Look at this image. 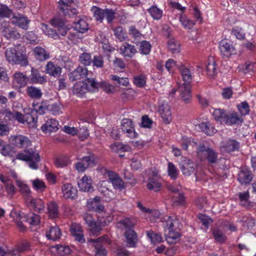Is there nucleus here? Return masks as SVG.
Wrapping results in <instances>:
<instances>
[{
  "label": "nucleus",
  "mask_w": 256,
  "mask_h": 256,
  "mask_svg": "<svg viewBox=\"0 0 256 256\" xmlns=\"http://www.w3.org/2000/svg\"><path fill=\"white\" fill-rule=\"evenodd\" d=\"M108 179L112 184L114 188L120 190L124 188V182L118 174L112 171L107 172Z\"/></svg>",
  "instance_id": "a211bd4d"
},
{
  "label": "nucleus",
  "mask_w": 256,
  "mask_h": 256,
  "mask_svg": "<svg viewBox=\"0 0 256 256\" xmlns=\"http://www.w3.org/2000/svg\"><path fill=\"white\" fill-rule=\"evenodd\" d=\"M168 46L169 50L172 54H178L180 52V44L174 38L170 39L168 41Z\"/></svg>",
  "instance_id": "58836bf2"
},
{
  "label": "nucleus",
  "mask_w": 256,
  "mask_h": 256,
  "mask_svg": "<svg viewBox=\"0 0 256 256\" xmlns=\"http://www.w3.org/2000/svg\"><path fill=\"white\" fill-rule=\"evenodd\" d=\"M48 210L49 216L54 218L58 216V206L55 202H52L48 206Z\"/></svg>",
  "instance_id": "79ce46f5"
},
{
  "label": "nucleus",
  "mask_w": 256,
  "mask_h": 256,
  "mask_svg": "<svg viewBox=\"0 0 256 256\" xmlns=\"http://www.w3.org/2000/svg\"><path fill=\"white\" fill-rule=\"evenodd\" d=\"M180 20L186 28L190 29L194 24L192 20L188 19L185 16H180Z\"/></svg>",
  "instance_id": "680f3d73"
},
{
  "label": "nucleus",
  "mask_w": 256,
  "mask_h": 256,
  "mask_svg": "<svg viewBox=\"0 0 256 256\" xmlns=\"http://www.w3.org/2000/svg\"><path fill=\"white\" fill-rule=\"evenodd\" d=\"M128 34L133 38V42L134 43L138 42L142 36L140 32L134 26L130 27Z\"/></svg>",
  "instance_id": "a19ab883"
},
{
  "label": "nucleus",
  "mask_w": 256,
  "mask_h": 256,
  "mask_svg": "<svg viewBox=\"0 0 256 256\" xmlns=\"http://www.w3.org/2000/svg\"><path fill=\"white\" fill-rule=\"evenodd\" d=\"M252 178V175L251 172L246 168H242L238 174V180L242 184H249Z\"/></svg>",
  "instance_id": "b1692460"
},
{
  "label": "nucleus",
  "mask_w": 256,
  "mask_h": 256,
  "mask_svg": "<svg viewBox=\"0 0 256 256\" xmlns=\"http://www.w3.org/2000/svg\"><path fill=\"white\" fill-rule=\"evenodd\" d=\"M151 48L150 44L147 42L143 41L141 42L140 50L143 54H148L150 53Z\"/></svg>",
  "instance_id": "774afa93"
},
{
  "label": "nucleus",
  "mask_w": 256,
  "mask_h": 256,
  "mask_svg": "<svg viewBox=\"0 0 256 256\" xmlns=\"http://www.w3.org/2000/svg\"><path fill=\"white\" fill-rule=\"evenodd\" d=\"M92 62L94 66L102 68L104 66V57L101 55L95 56L92 60Z\"/></svg>",
  "instance_id": "052dcab7"
},
{
  "label": "nucleus",
  "mask_w": 256,
  "mask_h": 256,
  "mask_svg": "<svg viewBox=\"0 0 256 256\" xmlns=\"http://www.w3.org/2000/svg\"><path fill=\"white\" fill-rule=\"evenodd\" d=\"M46 72L50 76L59 77L62 72V68L58 64H54L53 62H48L45 66Z\"/></svg>",
  "instance_id": "ddd939ff"
},
{
  "label": "nucleus",
  "mask_w": 256,
  "mask_h": 256,
  "mask_svg": "<svg viewBox=\"0 0 256 256\" xmlns=\"http://www.w3.org/2000/svg\"><path fill=\"white\" fill-rule=\"evenodd\" d=\"M80 160L86 168L89 166H94L96 164V158L94 154L84 156Z\"/></svg>",
  "instance_id": "37998d69"
},
{
  "label": "nucleus",
  "mask_w": 256,
  "mask_h": 256,
  "mask_svg": "<svg viewBox=\"0 0 256 256\" xmlns=\"http://www.w3.org/2000/svg\"><path fill=\"white\" fill-rule=\"evenodd\" d=\"M16 158L26 162L30 168L34 170L38 168V164L40 160L38 153L32 148L26 149L24 152L18 153Z\"/></svg>",
  "instance_id": "f257e3e1"
},
{
  "label": "nucleus",
  "mask_w": 256,
  "mask_h": 256,
  "mask_svg": "<svg viewBox=\"0 0 256 256\" xmlns=\"http://www.w3.org/2000/svg\"><path fill=\"white\" fill-rule=\"evenodd\" d=\"M80 190L84 192H90L92 188V180L85 176L78 183Z\"/></svg>",
  "instance_id": "2f4dec72"
},
{
  "label": "nucleus",
  "mask_w": 256,
  "mask_h": 256,
  "mask_svg": "<svg viewBox=\"0 0 256 256\" xmlns=\"http://www.w3.org/2000/svg\"><path fill=\"white\" fill-rule=\"evenodd\" d=\"M218 154L214 149L204 144L198 146L197 156L202 161L206 160L210 164H216L218 160Z\"/></svg>",
  "instance_id": "f03ea898"
},
{
  "label": "nucleus",
  "mask_w": 256,
  "mask_h": 256,
  "mask_svg": "<svg viewBox=\"0 0 256 256\" xmlns=\"http://www.w3.org/2000/svg\"><path fill=\"white\" fill-rule=\"evenodd\" d=\"M180 230H165V236L167 242L170 244H176L180 236Z\"/></svg>",
  "instance_id": "bb28decb"
},
{
  "label": "nucleus",
  "mask_w": 256,
  "mask_h": 256,
  "mask_svg": "<svg viewBox=\"0 0 256 256\" xmlns=\"http://www.w3.org/2000/svg\"><path fill=\"white\" fill-rule=\"evenodd\" d=\"M224 150L227 152H230L238 150L239 143L234 140H230L222 146Z\"/></svg>",
  "instance_id": "ea45409f"
},
{
  "label": "nucleus",
  "mask_w": 256,
  "mask_h": 256,
  "mask_svg": "<svg viewBox=\"0 0 256 256\" xmlns=\"http://www.w3.org/2000/svg\"><path fill=\"white\" fill-rule=\"evenodd\" d=\"M66 22L59 18H54L51 20L52 24L57 28L58 35L65 36L70 28L66 24Z\"/></svg>",
  "instance_id": "423d86ee"
},
{
  "label": "nucleus",
  "mask_w": 256,
  "mask_h": 256,
  "mask_svg": "<svg viewBox=\"0 0 256 256\" xmlns=\"http://www.w3.org/2000/svg\"><path fill=\"white\" fill-rule=\"evenodd\" d=\"M58 122L55 119L50 118L42 126L41 129L46 133L56 132L58 130Z\"/></svg>",
  "instance_id": "412c9836"
},
{
  "label": "nucleus",
  "mask_w": 256,
  "mask_h": 256,
  "mask_svg": "<svg viewBox=\"0 0 256 256\" xmlns=\"http://www.w3.org/2000/svg\"><path fill=\"white\" fill-rule=\"evenodd\" d=\"M180 168L184 175L188 176L194 172L196 165L190 159L182 158L180 162Z\"/></svg>",
  "instance_id": "0eeeda50"
},
{
  "label": "nucleus",
  "mask_w": 256,
  "mask_h": 256,
  "mask_svg": "<svg viewBox=\"0 0 256 256\" xmlns=\"http://www.w3.org/2000/svg\"><path fill=\"white\" fill-rule=\"evenodd\" d=\"M62 191L64 198L66 199H74L78 196V190L70 184H64L62 186Z\"/></svg>",
  "instance_id": "9d476101"
},
{
  "label": "nucleus",
  "mask_w": 256,
  "mask_h": 256,
  "mask_svg": "<svg viewBox=\"0 0 256 256\" xmlns=\"http://www.w3.org/2000/svg\"><path fill=\"white\" fill-rule=\"evenodd\" d=\"M32 52L36 59L39 62H44L50 58V52L41 46H36L32 49Z\"/></svg>",
  "instance_id": "f8f14e48"
},
{
  "label": "nucleus",
  "mask_w": 256,
  "mask_h": 256,
  "mask_svg": "<svg viewBox=\"0 0 256 256\" xmlns=\"http://www.w3.org/2000/svg\"><path fill=\"white\" fill-rule=\"evenodd\" d=\"M146 234L149 239L154 244L160 243L162 242V238L159 234H156L152 230L146 232Z\"/></svg>",
  "instance_id": "3c124183"
},
{
  "label": "nucleus",
  "mask_w": 256,
  "mask_h": 256,
  "mask_svg": "<svg viewBox=\"0 0 256 256\" xmlns=\"http://www.w3.org/2000/svg\"><path fill=\"white\" fill-rule=\"evenodd\" d=\"M26 94L28 96L33 100H40L42 96L41 90L34 86H28L26 89Z\"/></svg>",
  "instance_id": "a878e982"
},
{
  "label": "nucleus",
  "mask_w": 256,
  "mask_h": 256,
  "mask_svg": "<svg viewBox=\"0 0 256 256\" xmlns=\"http://www.w3.org/2000/svg\"><path fill=\"white\" fill-rule=\"evenodd\" d=\"M133 82L138 87H143L146 84V76L143 74L134 76V77Z\"/></svg>",
  "instance_id": "5fc2aeb1"
},
{
  "label": "nucleus",
  "mask_w": 256,
  "mask_h": 256,
  "mask_svg": "<svg viewBox=\"0 0 256 256\" xmlns=\"http://www.w3.org/2000/svg\"><path fill=\"white\" fill-rule=\"evenodd\" d=\"M16 182L17 186L20 188V192L24 196H28L30 193V190L28 185L18 180H16Z\"/></svg>",
  "instance_id": "de8ad7c7"
},
{
  "label": "nucleus",
  "mask_w": 256,
  "mask_h": 256,
  "mask_svg": "<svg viewBox=\"0 0 256 256\" xmlns=\"http://www.w3.org/2000/svg\"><path fill=\"white\" fill-rule=\"evenodd\" d=\"M206 72L209 77L212 78L216 74V62L213 58L208 59V63L206 65Z\"/></svg>",
  "instance_id": "4c0bfd02"
},
{
  "label": "nucleus",
  "mask_w": 256,
  "mask_h": 256,
  "mask_svg": "<svg viewBox=\"0 0 256 256\" xmlns=\"http://www.w3.org/2000/svg\"><path fill=\"white\" fill-rule=\"evenodd\" d=\"M24 123L26 122L30 126L36 127L37 116L35 111L31 110L24 114Z\"/></svg>",
  "instance_id": "473e14b6"
},
{
  "label": "nucleus",
  "mask_w": 256,
  "mask_h": 256,
  "mask_svg": "<svg viewBox=\"0 0 256 256\" xmlns=\"http://www.w3.org/2000/svg\"><path fill=\"white\" fill-rule=\"evenodd\" d=\"M240 221L243 225L246 226L248 228H252L255 225V220L251 216H244L242 218Z\"/></svg>",
  "instance_id": "13d9d810"
},
{
  "label": "nucleus",
  "mask_w": 256,
  "mask_h": 256,
  "mask_svg": "<svg viewBox=\"0 0 256 256\" xmlns=\"http://www.w3.org/2000/svg\"><path fill=\"white\" fill-rule=\"evenodd\" d=\"M168 175L172 179L175 180L178 177V170L176 169L175 166L172 162H168Z\"/></svg>",
  "instance_id": "e2e57ef3"
},
{
  "label": "nucleus",
  "mask_w": 256,
  "mask_h": 256,
  "mask_svg": "<svg viewBox=\"0 0 256 256\" xmlns=\"http://www.w3.org/2000/svg\"><path fill=\"white\" fill-rule=\"evenodd\" d=\"M22 218L26 220V222L33 226L38 225L40 222V216L33 213L24 215Z\"/></svg>",
  "instance_id": "c9c22d12"
},
{
  "label": "nucleus",
  "mask_w": 256,
  "mask_h": 256,
  "mask_svg": "<svg viewBox=\"0 0 256 256\" xmlns=\"http://www.w3.org/2000/svg\"><path fill=\"white\" fill-rule=\"evenodd\" d=\"M162 184L160 178L157 175V173L153 172L152 176L148 179V182L147 184V188L149 190L157 192L160 190Z\"/></svg>",
  "instance_id": "2eb2a0df"
},
{
  "label": "nucleus",
  "mask_w": 256,
  "mask_h": 256,
  "mask_svg": "<svg viewBox=\"0 0 256 256\" xmlns=\"http://www.w3.org/2000/svg\"><path fill=\"white\" fill-rule=\"evenodd\" d=\"M74 28L78 32L84 33L88 30V24L85 20H80L76 23Z\"/></svg>",
  "instance_id": "09e8293b"
},
{
  "label": "nucleus",
  "mask_w": 256,
  "mask_h": 256,
  "mask_svg": "<svg viewBox=\"0 0 256 256\" xmlns=\"http://www.w3.org/2000/svg\"><path fill=\"white\" fill-rule=\"evenodd\" d=\"M95 19L100 22L104 17V10H102L97 6H94L92 8Z\"/></svg>",
  "instance_id": "864d4df0"
},
{
  "label": "nucleus",
  "mask_w": 256,
  "mask_h": 256,
  "mask_svg": "<svg viewBox=\"0 0 256 256\" xmlns=\"http://www.w3.org/2000/svg\"><path fill=\"white\" fill-rule=\"evenodd\" d=\"M12 13V11L6 5L0 4V18H8Z\"/></svg>",
  "instance_id": "bf43d9fd"
},
{
  "label": "nucleus",
  "mask_w": 256,
  "mask_h": 256,
  "mask_svg": "<svg viewBox=\"0 0 256 256\" xmlns=\"http://www.w3.org/2000/svg\"><path fill=\"white\" fill-rule=\"evenodd\" d=\"M79 60L80 63L85 66L90 65L92 62L90 54L86 52L82 53L80 56Z\"/></svg>",
  "instance_id": "0e129e2a"
},
{
  "label": "nucleus",
  "mask_w": 256,
  "mask_h": 256,
  "mask_svg": "<svg viewBox=\"0 0 256 256\" xmlns=\"http://www.w3.org/2000/svg\"><path fill=\"white\" fill-rule=\"evenodd\" d=\"M4 36L7 38H17V35L18 36V37H20V35L18 33H17L16 30H14L8 28V24L4 25Z\"/></svg>",
  "instance_id": "6e6d98bb"
},
{
  "label": "nucleus",
  "mask_w": 256,
  "mask_h": 256,
  "mask_svg": "<svg viewBox=\"0 0 256 256\" xmlns=\"http://www.w3.org/2000/svg\"><path fill=\"white\" fill-rule=\"evenodd\" d=\"M148 10L150 16L154 20H160L163 14L162 10L158 8L156 6H152Z\"/></svg>",
  "instance_id": "e433bc0d"
},
{
  "label": "nucleus",
  "mask_w": 256,
  "mask_h": 256,
  "mask_svg": "<svg viewBox=\"0 0 256 256\" xmlns=\"http://www.w3.org/2000/svg\"><path fill=\"white\" fill-rule=\"evenodd\" d=\"M14 18L15 20L14 23L16 26L24 30L28 29L30 21L27 17L18 14L17 16H14Z\"/></svg>",
  "instance_id": "c85d7f7f"
},
{
  "label": "nucleus",
  "mask_w": 256,
  "mask_h": 256,
  "mask_svg": "<svg viewBox=\"0 0 256 256\" xmlns=\"http://www.w3.org/2000/svg\"><path fill=\"white\" fill-rule=\"evenodd\" d=\"M5 56L7 61L12 64L26 66L28 64V56L25 54L18 52L14 48H8L5 52Z\"/></svg>",
  "instance_id": "7ed1b4c3"
},
{
  "label": "nucleus",
  "mask_w": 256,
  "mask_h": 256,
  "mask_svg": "<svg viewBox=\"0 0 256 256\" xmlns=\"http://www.w3.org/2000/svg\"><path fill=\"white\" fill-rule=\"evenodd\" d=\"M198 126L202 132L208 135H212L216 132V128L210 122H202L199 124Z\"/></svg>",
  "instance_id": "72a5a7b5"
},
{
  "label": "nucleus",
  "mask_w": 256,
  "mask_h": 256,
  "mask_svg": "<svg viewBox=\"0 0 256 256\" xmlns=\"http://www.w3.org/2000/svg\"><path fill=\"white\" fill-rule=\"evenodd\" d=\"M226 124L232 125L236 124L242 123L243 119L236 112L228 114Z\"/></svg>",
  "instance_id": "f704fd0d"
},
{
  "label": "nucleus",
  "mask_w": 256,
  "mask_h": 256,
  "mask_svg": "<svg viewBox=\"0 0 256 256\" xmlns=\"http://www.w3.org/2000/svg\"><path fill=\"white\" fill-rule=\"evenodd\" d=\"M30 82L32 84H43L46 82V76L44 75H41L38 70L32 68L30 74Z\"/></svg>",
  "instance_id": "4be33fe9"
},
{
  "label": "nucleus",
  "mask_w": 256,
  "mask_h": 256,
  "mask_svg": "<svg viewBox=\"0 0 256 256\" xmlns=\"http://www.w3.org/2000/svg\"><path fill=\"white\" fill-rule=\"evenodd\" d=\"M74 4L73 0H60L58 2V8L64 16L70 17L77 14L76 10L72 8Z\"/></svg>",
  "instance_id": "39448f33"
},
{
  "label": "nucleus",
  "mask_w": 256,
  "mask_h": 256,
  "mask_svg": "<svg viewBox=\"0 0 256 256\" xmlns=\"http://www.w3.org/2000/svg\"><path fill=\"white\" fill-rule=\"evenodd\" d=\"M88 242L92 244L95 248L96 255L99 256H104L106 254L107 252L104 245L110 244V240L106 235L96 239H89Z\"/></svg>",
  "instance_id": "20e7f679"
},
{
  "label": "nucleus",
  "mask_w": 256,
  "mask_h": 256,
  "mask_svg": "<svg viewBox=\"0 0 256 256\" xmlns=\"http://www.w3.org/2000/svg\"><path fill=\"white\" fill-rule=\"evenodd\" d=\"M30 203L34 207L36 210H38V212H40L43 210L44 208V202L40 199H32Z\"/></svg>",
  "instance_id": "4d7b16f0"
},
{
  "label": "nucleus",
  "mask_w": 256,
  "mask_h": 256,
  "mask_svg": "<svg viewBox=\"0 0 256 256\" xmlns=\"http://www.w3.org/2000/svg\"><path fill=\"white\" fill-rule=\"evenodd\" d=\"M122 129L124 132L127 133L128 136L130 138H134L137 136L132 122L129 119H124L122 120Z\"/></svg>",
  "instance_id": "4468645a"
},
{
  "label": "nucleus",
  "mask_w": 256,
  "mask_h": 256,
  "mask_svg": "<svg viewBox=\"0 0 256 256\" xmlns=\"http://www.w3.org/2000/svg\"><path fill=\"white\" fill-rule=\"evenodd\" d=\"M180 96L186 103H188L191 100V87L190 84L184 83L180 87Z\"/></svg>",
  "instance_id": "5701e85b"
},
{
  "label": "nucleus",
  "mask_w": 256,
  "mask_h": 256,
  "mask_svg": "<svg viewBox=\"0 0 256 256\" xmlns=\"http://www.w3.org/2000/svg\"><path fill=\"white\" fill-rule=\"evenodd\" d=\"M182 226L179 220L176 216H168L166 220V230H180Z\"/></svg>",
  "instance_id": "aec40b11"
},
{
  "label": "nucleus",
  "mask_w": 256,
  "mask_h": 256,
  "mask_svg": "<svg viewBox=\"0 0 256 256\" xmlns=\"http://www.w3.org/2000/svg\"><path fill=\"white\" fill-rule=\"evenodd\" d=\"M238 108L242 116H246L250 112V106L247 102H242L238 106Z\"/></svg>",
  "instance_id": "69168bd1"
},
{
  "label": "nucleus",
  "mask_w": 256,
  "mask_h": 256,
  "mask_svg": "<svg viewBox=\"0 0 256 256\" xmlns=\"http://www.w3.org/2000/svg\"><path fill=\"white\" fill-rule=\"evenodd\" d=\"M61 234L60 229L56 226H51L46 234L48 238L53 240H58L60 238Z\"/></svg>",
  "instance_id": "7c9ffc66"
},
{
  "label": "nucleus",
  "mask_w": 256,
  "mask_h": 256,
  "mask_svg": "<svg viewBox=\"0 0 256 256\" xmlns=\"http://www.w3.org/2000/svg\"><path fill=\"white\" fill-rule=\"evenodd\" d=\"M212 234L214 239L218 242L222 243L226 240V236L223 232L218 228H215L213 230Z\"/></svg>",
  "instance_id": "603ef678"
},
{
  "label": "nucleus",
  "mask_w": 256,
  "mask_h": 256,
  "mask_svg": "<svg viewBox=\"0 0 256 256\" xmlns=\"http://www.w3.org/2000/svg\"><path fill=\"white\" fill-rule=\"evenodd\" d=\"M178 69L184 83L190 84L192 80V76L189 69L186 68L182 63L180 62V65H178Z\"/></svg>",
  "instance_id": "cd10ccee"
},
{
  "label": "nucleus",
  "mask_w": 256,
  "mask_h": 256,
  "mask_svg": "<svg viewBox=\"0 0 256 256\" xmlns=\"http://www.w3.org/2000/svg\"><path fill=\"white\" fill-rule=\"evenodd\" d=\"M158 111L164 122L168 124L172 120L170 108L167 103H162L159 106Z\"/></svg>",
  "instance_id": "1a4fd4ad"
},
{
  "label": "nucleus",
  "mask_w": 256,
  "mask_h": 256,
  "mask_svg": "<svg viewBox=\"0 0 256 256\" xmlns=\"http://www.w3.org/2000/svg\"><path fill=\"white\" fill-rule=\"evenodd\" d=\"M116 36L120 41L124 40L126 38V34L121 26H118L114 30Z\"/></svg>",
  "instance_id": "338daca9"
},
{
  "label": "nucleus",
  "mask_w": 256,
  "mask_h": 256,
  "mask_svg": "<svg viewBox=\"0 0 256 256\" xmlns=\"http://www.w3.org/2000/svg\"><path fill=\"white\" fill-rule=\"evenodd\" d=\"M10 140L14 146L19 148H27L31 145L30 140L27 137L22 135L12 136Z\"/></svg>",
  "instance_id": "9b49d317"
},
{
  "label": "nucleus",
  "mask_w": 256,
  "mask_h": 256,
  "mask_svg": "<svg viewBox=\"0 0 256 256\" xmlns=\"http://www.w3.org/2000/svg\"><path fill=\"white\" fill-rule=\"evenodd\" d=\"M86 90L87 88L86 84L80 82L76 83L72 88L73 93L76 94L81 95L86 93Z\"/></svg>",
  "instance_id": "c03bdc74"
},
{
  "label": "nucleus",
  "mask_w": 256,
  "mask_h": 256,
  "mask_svg": "<svg viewBox=\"0 0 256 256\" xmlns=\"http://www.w3.org/2000/svg\"><path fill=\"white\" fill-rule=\"evenodd\" d=\"M219 48L224 56L228 58L234 51V48L232 43L226 40H222L219 44Z\"/></svg>",
  "instance_id": "6e6552de"
},
{
  "label": "nucleus",
  "mask_w": 256,
  "mask_h": 256,
  "mask_svg": "<svg viewBox=\"0 0 256 256\" xmlns=\"http://www.w3.org/2000/svg\"><path fill=\"white\" fill-rule=\"evenodd\" d=\"M14 79L17 84L20 86H26L28 82V78L21 72L16 73L14 74Z\"/></svg>",
  "instance_id": "a18cd8bd"
},
{
  "label": "nucleus",
  "mask_w": 256,
  "mask_h": 256,
  "mask_svg": "<svg viewBox=\"0 0 256 256\" xmlns=\"http://www.w3.org/2000/svg\"><path fill=\"white\" fill-rule=\"evenodd\" d=\"M120 53L125 58H132L136 54L135 46L128 42H124L120 48Z\"/></svg>",
  "instance_id": "dca6fc26"
},
{
  "label": "nucleus",
  "mask_w": 256,
  "mask_h": 256,
  "mask_svg": "<svg viewBox=\"0 0 256 256\" xmlns=\"http://www.w3.org/2000/svg\"><path fill=\"white\" fill-rule=\"evenodd\" d=\"M174 200L173 206H178L184 204L185 202V198L182 192H178L176 195L172 196Z\"/></svg>",
  "instance_id": "8fccbe9b"
},
{
  "label": "nucleus",
  "mask_w": 256,
  "mask_h": 256,
  "mask_svg": "<svg viewBox=\"0 0 256 256\" xmlns=\"http://www.w3.org/2000/svg\"><path fill=\"white\" fill-rule=\"evenodd\" d=\"M238 196L240 202H242L241 205L246 208H250V204L248 201L250 195L248 192H240Z\"/></svg>",
  "instance_id": "49530a36"
},
{
  "label": "nucleus",
  "mask_w": 256,
  "mask_h": 256,
  "mask_svg": "<svg viewBox=\"0 0 256 256\" xmlns=\"http://www.w3.org/2000/svg\"><path fill=\"white\" fill-rule=\"evenodd\" d=\"M88 70L82 66H78L70 74V80L72 81L79 80L86 78L88 74Z\"/></svg>",
  "instance_id": "6ab92c4d"
},
{
  "label": "nucleus",
  "mask_w": 256,
  "mask_h": 256,
  "mask_svg": "<svg viewBox=\"0 0 256 256\" xmlns=\"http://www.w3.org/2000/svg\"><path fill=\"white\" fill-rule=\"evenodd\" d=\"M70 232L75 239L78 242L83 243L85 242L82 227L79 224L76 223L72 224Z\"/></svg>",
  "instance_id": "f3484780"
},
{
  "label": "nucleus",
  "mask_w": 256,
  "mask_h": 256,
  "mask_svg": "<svg viewBox=\"0 0 256 256\" xmlns=\"http://www.w3.org/2000/svg\"><path fill=\"white\" fill-rule=\"evenodd\" d=\"M127 243L130 246L134 247L137 242L136 233L132 228L126 230L124 232Z\"/></svg>",
  "instance_id": "c756f323"
},
{
  "label": "nucleus",
  "mask_w": 256,
  "mask_h": 256,
  "mask_svg": "<svg viewBox=\"0 0 256 256\" xmlns=\"http://www.w3.org/2000/svg\"><path fill=\"white\" fill-rule=\"evenodd\" d=\"M64 132L66 134H68L72 135H74L78 134L80 135V138L82 140L86 139L88 136V130L84 128L80 129V131H78V130L74 127L72 128L65 126L64 127Z\"/></svg>",
  "instance_id": "393cba45"
}]
</instances>
